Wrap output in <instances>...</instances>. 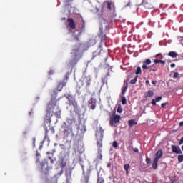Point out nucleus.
Returning a JSON list of instances; mask_svg holds the SVG:
<instances>
[{
    "mask_svg": "<svg viewBox=\"0 0 183 183\" xmlns=\"http://www.w3.org/2000/svg\"><path fill=\"white\" fill-rule=\"evenodd\" d=\"M64 129L63 132L65 138H68L69 137H71V139L75 138V134H74L72 126H64Z\"/></svg>",
    "mask_w": 183,
    "mask_h": 183,
    "instance_id": "4",
    "label": "nucleus"
},
{
    "mask_svg": "<svg viewBox=\"0 0 183 183\" xmlns=\"http://www.w3.org/2000/svg\"><path fill=\"white\" fill-rule=\"evenodd\" d=\"M133 151H134V152H136V153L139 152V150L137 147L133 148Z\"/></svg>",
    "mask_w": 183,
    "mask_h": 183,
    "instance_id": "45",
    "label": "nucleus"
},
{
    "mask_svg": "<svg viewBox=\"0 0 183 183\" xmlns=\"http://www.w3.org/2000/svg\"><path fill=\"white\" fill-rule=\"evenodd\" d=\"M41 172L44 174V175H48L49 174V171H51V167L48 165V162L44 161L41 164Z\"/></svg>",
    "mask_w": 183,
    "mask_h": 183,
    "instance_id": "7",
    "label": "nucleus"
},
{
    "mask_svg": "<svg viewBox=\"0 0 183 183\" xmlns=\"http://www.w3.org/2000/svg\"><path fill=\"white\" fill-rule=\"evenodd\" d=\"M67 22H68V26L71 29H75L76 28V24H75L74 19L72 18L67 19Z\"/></svg>",
    "mask_w": 183,
    "mask_h": 183,
    "instance_id": "9",
    "label": "nucleus"
},
{
    "mask_svg": "<svg viewBox=\"0 0 183 183\" xmlns=\"http://www.w3.org/2000/svg\"><path fill=\"white\" fill-rule=\"evenodd\" d=\"M48 158H49V159H50V161L51 162H54V160H52V157H51L49 156Z\"/></svg>",
    "mask_w": 183,
    "mask_h": 183,
    "instance_id": "54",
    "label": "nucleus"
},
{
    "mask_svg": "<svg viewBox=\"0 0 183 183\" xmlns=\"http://www.w3.org/2000/svg\"><path fill=\"white\" fill-rule=\"evenodd\" d=\"M45 134H46V136H45V137H48V130H46V131H45Z\"/></svg>",
    "mask_w": 183,
    "mask_h": 183,
    "instance_id": "58",
    "label": "nucleus"
},
{
    "mask_svg": "<svg viewBox=\"0 0 183 183\" xmlns=\"http://www.w3.org/2000/svg\"><path fill=\"white\" fill-rule=\"evenodd\" d=\"M167 105H168V103H162L161 104V107H162V108H165V107H167Z\"/></svg>",
    "mask_w": 183,
    "mask_h": 183,
    "instance_id": "44",
    "label": "nucleus"
},
{
    "mask_svg": "<svg viewBox=\"0 0 183 183\" xmlns=\"http://www.w3.org/2000/svg\"><path fill=\"white\" fill-rule=\"evenodd\" d=\"M145 84L146 85H150L149 80H146Z\"/></svg>",
    "mask_w": 183,
    "mask_h": 183,
    "instance_id": "53",
    "label": "nucleus"
},
{
    "mask_svg": "<svg viewBox=\"0 0 183 183\" xmlns=\"http://www.w3.org/2000/svg\"><path fill=\"white\" fill-rule=\"evenodd\" d=\"M154 95V92H152V90H149L147 94V97L148 98H151V97H153Z\"/></svg>",
    "mask_w": 183,
    "mask_h": 183,
    "instance_id": "30",
    "label": "nucleus"
},
{
    "mask_svg": "<svg viewBox=\"0 0 183 183\" xmlns=\"http://www.w3.org/2000/svg\"><path fill=\"white\" fill-rule=\"evenodd\" d=\"M97 183H105L104 178L99 177V174H98Z\"/></svg>",
    "mask_w": 183,
    "mask_h": 183,
    "instance_id": "23",
    "label": "nucleus"
},
{
    "mask_svg": "<svg viewBox=\"0 0 183 183\" xmlns=\"http://www.w3.org/2000/svg\"><path fill=\"white\" fill-rule=\"evenodd\" d=\"M136 75H139V74H142V69L141 67L138 66L137 71L135 72Z\"/></svg>",
    "mask_w": 183,
    "mask_h": 183,
    "instance_id": "26",
    "label": "nucleus"
},
{
    "mask_svg": "<svg viewBox=\"0 0 183 183\" xmlns=\"http://www.w3.org/2000/svg\"><path fill=\"white\" fill-rule=\"evenodd\" d=\"M97 147L99 149L102 148V138L100 137V140L97 141Z\"/></svg>",
    "mask_w": 183,
    "mask_h": 183,
    "instance_id": "24",
    "label": "nucleus"
},
{
    "mask_svg": "<svg viewBox=\"0 0 183 183\" xmlns=\"http://www.w3.org/2000/svg\"><path fill=\"white\" fill-rule=\"evenodd\" d=\"M161 99H162V97L159 96L156 98L155 101H156V102H159V101H161Z\"/></svg>",
    "mask_w": 183,
    "mask_h": 183,
    "instance_id": "40",
    "label": "nucleus"
},
{
    "mask_svg": "<svg viewBox=\"0 0 183 183\" xmlns=\"http://www.w3.org/2000/svg\"><path fill=\"white\" fill-rule=\"evenodd\" d=\"M114 148H118V142L117 141L113 142Z\"/></svg>",
    "mask_w": 183,
    "mask_h": 183,
    "instance_id": "41",
    "label": "nucleus"
},
{
    "mask_svg": "<svg viewBox=\"0 0 183 183\" xmlns=\"http://www.w3.org/2000/svg\"><path fill=\"white\" fill-rule=\"evenodd\" d=\"M146 162H147V164H149L150 162H151V159H149V158H147L146 159Z\"/></svg>",
    "mask_w": 183,
    "mask_h": 183,
    "instance_id": "47",
    "label": "nucleus"
},
{
    "mask_svg": "<svg viewBox=\"0 0 183 183\" xmlns=\"http://www.w3.org/2000/svg\"><path fill=\"white\" fill-rule=\"evenodd\" d=\"M68 79H69V76L68 75H66L64 77V79L63 81H64V82H66V81H68Z\"/></svg>",
    "mask_w": 183,
    "mask_h": 183,
    "instance_id": "42",
    "label": "nucleus"
},
{
    "mask_svg": "<svg viewBox=\"0 0 183 183\" xmlns=\"http://www.w3.org/2000/svg\"><path fill=\"white\" fill-rule=\"evenodd\" d=\"M158 159H154L153 164H152V168L153 169H157L158 168Z\"/></svg>",
    "mask_w": 183,
    "mask_h": 183,
    "instance_id": "17",
    "label": "nucleus"
},
{
    "mask_svg": "<svg viewBox=\"0 0 183 183\" xmlns=\"http://www.w3.org/2000/svg\"><path fill=\"white\" fill-rule=\"evenodd\" d=\"M152 84L155 86L157 85V81H152Z\"/></svg>",
    "mask_w": 183,
    "mask_h": 183,
    "instance_id": "48",
    "label": "nucleus"
},
{
    "mask_svg": "<svg viewBox=\"0 0 183 183\" xmlns=\"http://www.w3.org/2000/svg\"><path fill=\"white\" fill-rule=\"evenodd\" d=\"M102 55H107V52H105L104 50L101 49L99 52L94 51L93 53V57L92 59L94 58H97V56H102Z\"/></svg>",
    "mask_w": 183,
    "mask_h": 183,
    "instance_id": "10",
    "label": "nucleus"
},
{
    "mask_svg": "<svg viewBox=\"0 0 183 183\" xmlns=\"http://www.w3.org/2000/svg\"><path fill=\"white\" fill-rule=\"evenodd\" d=\"M93 104H97L94 101V99H91L89 100V105H92Z\"/></svg>",
    "mask_w": 183,
    "mask_h": 183,
    "instance_id": "38",
    "label": "nucleus"
},
{
    "mask_svg": "<svg viewBox=\"0 0 183 183\" xmlns=\"http://www.w3.org/2000/svg\"><path fill=\"white\" fill-rule=\"evenodd\" d=\"M117 183H120V182H117Z\"/></svg>",
    "mask_w": 183,
    "mask_h": 183,
    "instance_id": "62",
    "label": "nucleus"
},
{
    "mask_svg": "<svg viewBox=\"0 0 183 183\" xmlns=\"http://www.w3.org/2000/svg\"><path fill=\"white\" fill-rule=\"evenodd\" d=\"M168 56H171V58H177V56H178V53L175 51H170L168 53Z\"/></svg>",
    "mask_w": 183,
    "mask_h": 183,
    "instance_id": "18",
    "label": "nucleus"
},
{
    "mask_svg": "<svg viewBox=\"0 0 183 183\" xmlns=\"http://www.w3.org/2000/svg\"><path fill=\"white\" fill-rule=\"evenodd\" d=\"M122 105H127V98L125 97L122 98Z\"/></svg>",
    "mask_w": 183,
    "mask_h": 183,
    "instance_id": "34",
    "label": "nucleus"
},
{
    "mask_svg": "<svg viewBox=\"0 0 183 183\" xmlns=\"http://www.w3.org/2000/svg\"><path fill=\"white\" fill-rule=\"evenodd\" d=\"M117 112L119 114H122V107L121 106V104H119V105L117 106Z\"/></svg>",
    "mask_w": 183,
    "mask_h": 183,
    "instance_id": "28",
    "label": "nucleus"
},
{
    "mask_svg": "<svg viewBox=\"0 0 183 183\" xmlns=\"http://www.w3.org/2000/svg\"><path fill=\"white\" fill-rule=\"evenodd\" d=\"M36 162H39V157H36Z\"/></svg>",
    "mask_w": 183,
    "mask_h": 183,
    "instance_id": "55",
    "label": "nucleus"
},
{
    "mask_svg": "<svg viewBox=\"0 0 183 183\" xmlns=\"http://www.w3.org/2000/svg\"><path fill=\"white\" fill-rule=\"evenodd\" d=\"M149 69H150V71H152L153 72H157V71H158V67L157 66V64H153L149 66Z\"/></svg>",
    "mask_w": 183,
    "mask_h": 183,
    "instance_id": "16",
    "label": "nucleus"
},
{
    "mask_svg": "<svg viewBox=\"0 0 183 183\" xmlns=\"http://www.w3.org/2000/svg\"><path fill=\"white\" fill-rule=\"evenodd\" d=\"M81 29H85V26H83L81 27Z\"/></svg>",
    "mask_w": 183,
    "mask_h": 183,
    "instance_id": "61",
    "label": "nucleus"
},
{
    "mask_svg": "<svg viewBox=\"0 0 183 183\" xmlns=\"http://www.w3.org/2000/svg\"><path fill=\"white\" fill-rule=\"evenodd\" d=\"M171 68H175V64L172 63L170 65Z\"/></svg>",
    "mask_w": 183,
    "mask_h": 183,
    "instance_id": "52",
    "label": "nucleus"
},
{
    "mask_svg": "<svg viewBox=\"0 0 183 183\" xmlns=\"http://www.w3.org/2000/svg\"><path fill=\"white\" fill-rule=\"evenodd\" d=\"M101 152V149H99V156L97 157V159H99L100 161L102 159V153Z\"/></svg>",
    "mask_w": 183,
    "mask_h": 183,
    "instance_id": "33",
    "label": "nucleus"
},
{
    "mask_svg": "<svg viewBox=\"0 0 183 183\" xmlns=\"http://www.w3.org/2000/svg\"><path fill=\"white\" fill-rule=\"evenodd\" d=\"M86 88H89L91 86V78L86 77Z\"/></svg>",
    "mask_w": 183,
    "mask_h": 183,
    "instance_id": "19",
    "label": "nucleus"
},
{
    "mask_svg": "<svg viewBox=\"0 0 183 183\" xmlns=\"http://www.w3.org/2000/svg\"><path fill=\"white\" fill-rule=\"evenodd\" d=\"M171 148L172 152H174V154H182V150H181V148L179 147L172 145Z\"/></svg>",
    "mask_w": 183,
    "mask_h": 183,
    "instance_id": "11",
    "label": "nucleus"
},
{
    "mask_svg": "<svg viewBox=\"0 0 183 183\" xmlns=\"http://www.w3.org/2000/svg\"><path fill=\"white\" fill-rule=\"evenodd\" d=\"M99 38H101L102 41L105 39V37L107 36V34L104 33V30L102 29H99Z\"/></svg>",
    "mask_w": 183,
    "mask_h": 183,
    "instance_id": "13",
    "label": "nucleus"
},
{
    "mask_svg": "<svg viewBox=\"0 0 183 183\" xmlns=\"http://www.w3.org/2000/svg\"><path fill=\"white\" fill-rule=\"evenodd\" d=\"M103 5L109 12H115V3L111 0H106Z\"/></svg>",
    "mask_w": 183,
    "mask_h": 183,
    "instance_id": "5",
    "label": "nucleus"
},
{
    "mask_svg": "<svg viewBox=\"0 0 183 183\" xmlns=\"http://www.w3.org/2000/svg\"><path fill=\"white\" fill-rule=\"evenodd\" d=\"M36 157H41V154L37 152L36 154Z\"/></svg>",
    "mask_w": 183,
    "mask_h": 183,
    "instance_id": "51",
    "label": "nucleus"
},
{
    "mask_svg": "<svg viewBox=\"0 0 183 183\" xmlns=\"http://www.w3.org/2000/svg\"><path fill=\"white\" fill-rule=\"evenodd\" d=\"M142 5H144V8H146L147 9H150L151 8V4L147 1H143Z\"/></svg>",
    "mask_w": 183,
    "mask_h": 183,
    "instance_id": "21",
    "label": "nucleus"
},
{
    "mask_svg": "<svg viewBox=\"0 0 183 183\" xmlns=\"http://www.w3.org/2000/svg\"><path fill=\"white\" fill-rule=\"evenodd\" d=\"M121 121L120 115L112 116L110 117L109 124L111 127H118V124Z\"/></svg>",
    "mask_w": 183,
    "mask_h": 183,
    "instance_id": "6",
    "label": "nucleus"
},
{
    "mask_svg": "<svg viewBox=\"0 0 183 183\" xmlns=\"http://www.w3.org/2000/svg\"><path fill=\"white\" fill-rule=\"evenodd\" d=\"M46 154H47V155H49L51 154V152H47Z\"/></svg>",
    "mask_w": 183,
    "mask_h": 183,
    "instance_id": "60",
    "label": "nucleus"
},
{
    "mask_svg": "<svg viewBox=\"0 0 183 183\" xmlns=\"http://www.w3.org/2000/svg\"><path fill=\"white\" fill-rule=\"evenodd\" d=\"M183 144V137L180 139V141L179 142V145H182Z\"/></svg>",
    "mask_w": 183,
    "mask_h": 183,
    "instance_id": "46",
    "label": "nucleus"
},
{
    "mask_svg": "<svg viewBox=\"0 0 183 183\" xmlns=\"http://www.w3.org/2000/svg\"><path fill=\"white\" fill-rule=\"evenodd\" d=\"M66 86V81H62L59 82L58 86H57V91H59V92H61V91H62V88H64V86Z\"/></svg>",
    "mask_w": 183,
    "mask_h": 183,
    "instance_id": "12",
    "label": "nucleus"
},
{
    "mask_svg": "<svg viewBox=\"0 0 183 183\" xmlns=\"http://www.w3.org/2000/svg\"><path fill=\"white\" fill-rule=\"evenodd\" d=\"M131 5V0H129L127 5H126L125 6H129Z\"/></svg>",
    "mask_w": 183,
    "mask_h": 183,
    "instance_id": "50",
    "label": "nucleus"
},
{
    "mask_svg": "<svg viewBox=\"0 0 183 183\" xmlns=\"http://www.w3.org/2000/svg\"><path fill=\"white\" fill-rule=\"evenodd\" d=\"M152 62V61L149 59H147L146 60H144L143 61V64L142 66V68L143 71H145L147 69H149V65H151Z\"/></svg>",
    "mask_w": 183,
    "mask_h": 183,
    "instance_id": "8",
    "label": "nucleus"
},
{
    "mask_svg": "<svg viewBox=\"0 0 183 183\" xmlns=\"http://www.w3.org/2000/svg\"><path fill=\"white\" fill-rule=\"evenodd\" d=\"M137 80H138V76H137L133 79H132L130 81V84H132V85H135V84H137Z\"/></svg>",
    "mask_w": 183,
    "mask_h": 183,
    "instance_id": "25",
    "label": "nucleus"
},
{
    "mask_svg": "<svg viewBox=\"0 0 183 183\" xmlns=\"http://www.w3.org/2000/svg\"><path fill=\"white\" fill-rule=\"evenodd\" d=\"M154 64H162L163 65H165L166 61L164 60H159V59H154Z\"/></svg>",
    "mask_w": 183,
    "mask_h": 183,
    "instance_id": "22",
    "label": "nucleus"
},
{
    "mask_svg": "<svg viewBox=\"0 0 183 183\" xmlns=\"http://www.w3.org/2000/svg\"><path fill=\"white\" fill-rule=\"evenodd\" d=\"M65 97L66 99H68L69 105H71L74 108V112H76V114H78V112H79V110L78 109V103L76 102V101H75V98H74V96L71 94H67L65 95Z\"/></svg>",
    "mask_w": 183,
    "mask_h": 183,
    "instance_id": "3",
    "label": "nucleus"
},
{
    "mask_svg": "<svg viewBox=\"0 0 183 183\" xmlns=\"http://www.w3.org/2000/svg\"><path fill=\"white\" fill-rule=\"evenodd\" d=\"M162 157V150L159 149L156 153V157H154V159H157V161H159V159Z\"/></svg>",
    "mask_w": 183,
    "mask_h": 183,
    "instance_id": "15",
    "label": "nucleus"
},
{
    "mask_svg": "<svg viewBox=\"0 0 183 183\" xmlns=\"http://www.w3.org/2000/svg\"><path fill=\"white\" fill-rule=\"evenodd\" d=\"M178 162H183V154H180L177 157Z\"/></svg>",
    "mask_w": 183,
    "mask_h": 183,
    "instance_id": "31",
    "label": "nucleus"
},
{
    "mask_svg": "<svg viewBox=\"0 0 183 183\" xmlns=\"http://www.w3.org/2000/svg\"><path fill=\"white\" fill-rule=\"evenodd\" d=\"M32 113H33V112H32V110L29 112V115H31Z\"/></svg>",
    "mask_w": 183,
    "mask_h": 183,
    "instance_id": "59",
    "label": "nucleus"
},
{
    "mask_svg": "<svg viewBox=\"0 0 183 183\" xmlns=\"http://www.w3.org/2000/svg\"><path fill=\"white\" fill-rule=\"evenodd\" d=\"M99 132H100V138H104V129H102V127L99 128Z\"/></svg>",
    "mask_w": 183,
    "mask_h": 183,
    "instance_id": "32",
    "label": "nucleus"
},
{
    "mask_svg": "<svg viewBox=\"0 0 183 183\" xmlns=\"http://www.w3.org/2000/svg\"><path fill=\"white\" fill-rule=\"evenodd\" d=\"M107 168H111V163L107 164Z\"/></svg>",
    "mask_w": 183,
    "mask_h": 183,
    "instance_id": "57",
    "label": "nucleus"
},
{
    "mask_svg": "<svg viewBox=\"0 0 183 183\" xmlns=\"http://www.w3.org/2000/svg\"><path fill=\"white\" fill-rule=\"evenodd\" d=\"M152 105H154V106L157 105V102L154 99L152 100Z\"/></svg>",
    "mask_w": 183,
    "mask_h": 183,
    "instance_id": "43",
    "label": "nucleus"
},
{
    "mask_svg": "<svg viewBox=\"0 0 183 183\" xmlns=\"http://www.w3.org/2000/svg\"><path fill=\"white\" fill-rule=\"evenodd\" d=\"M82 182L84 183H89V174L85 175L83 178Z\"/></svg>",
    "mask_w": 183,
    "mask_h": 183,
    "instance_id": "20",
    "label": "nucleus"
},
{
    "mask_svg": "<svg viewBox=\"0 0 183 183\" xmlns=\"http://www.w3.org/2000/svg\"><path fill=\"white\" fill-rule=\"evenodd\" d=\"M183 126V121L179 122V127H182Z\"/></svg>",
    "mask_w": 183,
    "mask_h": 183,
    "instance_id": "56",
    "label": "nucleus"
},
{
    "mask_svg": "<svg viewBox=\"0 0 183 183\" xmlns=\"http://www.w3.org/2000/svg\"><path fill=\"white\" fill-rule=\"evenodd\" d=\"M110 70H111V69H108L107 74L106 76H109V71Z\"/></svg>",
    "mask_w": 183,
    "mask_h": 183,
    "instance_id": "49",
    "label": "nucleus"
},
{
    "mask_svg": "<svg viewBox=\"0 0 183 183\" xmlns=\"http://www.w3.org/2000/svg\"><path fill=\"white\" fill-rule=\"evenodd\" d=\"M158 56H161V59H164V56L161 53H159L154 56V58H158Z\"/></svg>",
    "mask_w": 183,
    "mask_h": 183,
    "instance_id": "36",
    "label": "nucleus"
},
{
    "mask_svg": "<svg viewBox=\"0 0 183 183\" xmlns=\"http://www.w3.org/2000/svg\"><path fill=\"white\" fill-rule=\"evenodd\" d=\"M179 76V74L178 72H174L173 78L177 79Z\"/></svg>",
    "mask_w": 183,
    "mask_h": 183,
    "instance_id": "39",
    "label": "nucleus"
},
{
    "mask_svg": "<svg viewBox=\"0 0 183 183\" xmlns=\"http://www.w3.org/2000/svg\"><path fill=\"white\" fill-rule=\"evenodd\" d=\"M135 124H137V123H135V120L134 119L129 120V127H134V125Z\"/></svg>",
    "mask_w": 183,
    "mask_h": 183,
    "instance_id": "29",
    "label": "nucleus"
},
{
    "mask_svg": "<svg viewBox=\"0 0 183 183\" xmlns=\"http://www.w3.org/2000/svg\"><path fill=\"white\" fill-rule=\"evenodd\" d=\"M62 2L64 6H71V5H72V2H74V0H62Z\"/></svg>",
    "mask_w": 183,
    "mask_h": 183,
    "instance_id": "14",
    "label": "nucleus"
},
{
    "mask_svg": "<svg viewBox=\"0 0 183 183\" xmlns=\"http://www.w3.org/2000/svg\"><path fill=\"white\" fill-rule=\"evenodd\" d=\"M124 169L127 171V172H128V169H129V164H124Z\"/></svg>",
    "mask_w": 183,
    "mask_h": 183,
    "instance_id": "37",
    "label": "nucleus"
},
{
    "mask_svg": "<svg viewBox=\"0 0 183 183\" xmlns=\"http://www.w3.org/2000/svg\"><path fill=\"white\" fill-rule=\"evenodd\" d=\"M97 106V103H94L93 104H89V108L92 109H95Z\"/></svg>",
    "mask_w": 183,
    "mask_h": 183,
    "instance_id": "35",
    "label": "nucleus"
},
{
    "mask_svg": "<svg viewBox=\"0 0 183 183\" xmlns=\"http://www.w3.org/2000/svg\"><path fill=\"white\" fill-rule=\"evenodd\" d=\"M127 89H128V84L122 89V95H125V92H127Z\"/></svg>",
    "mask_w": 183,
    "mask_h": 183,
    "instance_id": "27",
    "label": "nucleus"
},
{
    "mask_svg": "<svg viewBox=\"0 0 183 183\" xmlns=\"http://www.w3.org/2000/svg\"><path fill=\"white\" fill-rule=\"evenodd\" d=\"M55 108H56V100L55 99H51V100L49 102L46 108V115L45 118V122L47 124H51V117L55 115L56 118H61V111L54 112Z\"/></svg>",
    "mask_w": 183,
    "mask_h": 183,
    "instance_id": "1",
    "label": "nucleus"
},
{
    "mask_svg": "<svg viewBox=\"0 0 183 183\" xmlns=\"http://www.w3.org/2000/svg\"><path fill=\"white\" fill-rule=\"evenodd\" d=\"M71 59L69 63V66H75L78 61L81 58H82V53H81V44L76 46L74 49H73L71 53Z\"/></svg>",
    "mask_w": 183,
    "mask_h": 183,
    "instance_id": "2",
    "label": "nucleus"
}]
</instances>
